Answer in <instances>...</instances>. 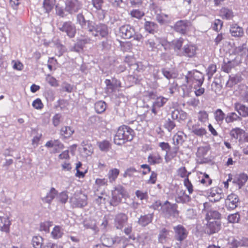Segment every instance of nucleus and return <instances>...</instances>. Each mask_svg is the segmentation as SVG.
<instances>
[{
    "label": "nucleus",
    "instance_id": "f257e3e1",
    "mask_svg": "<svg viewBox=\"0 0 248 248\" xmlns=\"http://www.w3.org/2000/svg\"><path fill=\"white\" fill-rule=\"evenodd\" d=\"M134 134V131L131 128L125 125H122L118 128L114 137V142L119 145L124 144L132 140Z\"/></svg>",
    "mask_w": 248,
    "mask_h": 248
},
{
    "label": "nucleus",
    "instance_id": "f03ea898",
    "mask_svg": "<svg viewBox=\"0 0 248 248\" xmlns=\"http://www.w3.org/2000/svg\"><path fill=\"white\" fill-rule=\"evenodd\" d=\"M89 35L99 39L107 38L108 34V26L104 24H96L93 22L90 24V27L87 31Z\"/></svg>",
    "mask_w": 248,
    "mask_h": 248
},
{
    "label": "nucleus",
    "instance_id": "7ed1b4c3",
    "mask_svg": "<svg viewBox=\"0 0 248 248\" xmlns=\"http://www.w3.org/2000/svg\"><path fill=\"white\" fill-rule=\"evenodd\" d=\"M126 191L124 187L121 185L117 186L112 190V198L110 204L114 206L118 205L122 201V199L125 196Z\"/></svg>",
    "mask_w": 248,
    "mask_h": 248
},
{
    "label": "nucleus",
    "instance_id": "20e7f679",
    "mask_svg": "<svg viewBox=\"0 0 248 248\" xmlns=\"http://www.w3.org/2000/svg\"><path fill=\"white\" fill-rule=\"evenodd\" d=\"M173 230L175 232L174 239L179 242L177 243V245L178 246V248H180L181 242L185 240L187 236L188 231L181 225L174 227Z\"/></svg>",
    "mask_w": 248,
    "mask_h": 248
},
{
    "label": "nucleus",
    "instance_id": "39448f33",
    "mask_svg": "<svg viewBox=\"0 0 248 248\" xmlns=\"http://www.w3.org/2000/svg\"><path fill=\"white\" fill-rule=\"evenodd\" d=\"M87 200L85 195L77 193L70 198V202L74 207H83L87 204Z\"/></svg>",
    "mask_w": 248,
    "mask_h": 248
},
{
    "label": "nucleus",
    "instance_id": "423d86ee",
    "mask_svg": "<svg viewBox=\"0 0 248 248\" xmlns=\"http://www.w3.org/2000/svg\"><path fill=\"white\" fill-rule=\"evenodd\" d=\"M176 204H171L168 201H166L161 206L162 212L167 217H176L178 214Z\"/></svg>",
    "mask_w": 248,
    "mask_h": 248
},
{
    "label": "nucleus",
    "instance_id": "0eeeda50",
    "mask_svg": "<svg viewBox=\"0 0 248 248\" xmlns=\"http://www.w3.org/2000/svg\"><path fill=\"white\" fill-rule=\"evenodd\" d=\"M81 7L82 4L78 0H66L65 11L70 14L77 13Z\"/></svg>",
    "mask_w": 248,
    "mask_h": 248
},
{
    "label": "nucleus",
    "instance_id": "6e6552de",
    "mask_svg": "<svg viewBox=\"0 0 248 248\" xmlns=\"http://www.w3.org/2000/svg\"><path fill=\"white\" fill-rule=\"evenodd\" d=\"M160 44V38L155 36L149 38L145 43L146 47L148 51L155 52L157 51Z\"/></svg>",
    "mask_w": 248,
    "mask_h": 248
},
{
    "label": "nucleus",
    "instance_id": "1a4fd4ad",
    "mask_svg": "<svg viewBox=\"0 0 248 248\" xmlns=\"http://www.w3.org/2000/svg\"><path fill=\"white\" fill-rule=\"evenodd\" d=\"M191 121H189L187 124L189 130L191 131V133L200 137H202L206 134V129L200 126L199 123H197L193 125H191Z\"/></svg>",
    "mask_w": 248,
    "mask_h": 248
},
{
    "label": "nucleus",
    "instance_id": "9d476101",
    "mask_svg": "<svg viewBox=\"0 0 248 248\" xmlns=\"http://www.w3.org/2000/svg\"><path fill=\"white\" fill-rule=\"evenodd\" d=\"M128 217L124 213L117 214L114 218V225L117 229L121 230L127 222Z\"/></svg>",
    "mask_w": 248,
    "mask_h": 248
},
{
    "label": "nucleus",
    "instance_id": "9b49d317",
    "mask_svg": "<svg viewBox=\"0 0 248 248\" xmlns=\"http://www.w3.org/2000/svg\"><path fill=\"white\" fill-rule=\"evenodd\" d=\"M59 30L66 33L67 35L71 38L73 37L76 32L75 26L70 21L65 22L61 27H59Z\"/></svg>",
    "mask_w": 248,
    "mask_h": 248
},
{
    "label": "nucleus",
    "instance_id": "f8f14e48",
    "mask_svg": "<svg viewBox=\"0 0 248 248\" xmlns=\"http://www.w3.org/2000/svg\"><path fill=\"white\" fill-rule=\"evenodd\" d=\"M121 36L124 39H130L135 34L134 28L129 25H124L119 29Z\"/></svg>",
    "mask_w": 248,
    "mask_h": 248
},
{
    "label": "nucleus",
    "instance_id": "ddd939ff",
    "mask_svg": "<svg viewBox=\"0 0 248 248\" xmlns=\"http://www.w3.org/2000/svg\"><path fill=\"white\" fill-rule=\"evenodd\" d=\"M238 202L237 195L234 194H230L225 200L226 207L229 210H233L237 207Z\"/></svg>",
    "mask_w": 248,
    "mask_h": 248
},
{
    "label": "nucleus",
    "instance_id": "4468645a",
    "mask_svg": "<svg viewBox=\"0 0 248 248\" xmlns=\"http://www.w3.org/2000/svg\"><path fill=\"white\" fill-rule=\"evenodd\" d=\"M123 240V237L113 238L107 235H103L101 237L102 245L108 248L111 247L115 243H120Z\"/></svg>",
    "mask_w": 248,
    "mask_h": 248
},
{
    "label": "nucleus",
    "instance_id": "2eb2a0df",
    "mask_svg": "<svg viewBox=\"0 0 248 248\" xmlns=\"http://www.w3.org/2000/svg\"><path fill=\"white\" fill-rule=\"evenodd\" d=\"M190 25V22L187 20H180L174 25V30L182 34H184L186 32Z\"/></svg>",
    "mask_w": 248,
    "mask_h": 248
},
{
    "label": "nucleus",
    "instance_id": "dca6fc26",
    "mask_svg": "<svg viewBox=\"0 0 248 248\" xmlns=\"http://www.w3.org/2000/svg\"><path fill=\"white\" fill-rule=\"evenodd\" d=\"M220 223L218 220L208 221L207 225L206 232L209 234L217 232L220 229Z\"/></svg>",
    "mask_w": 248,
    "mask_h": 248
},
{
    "label": "nucleus",
    "instance_id": "f3484780",
    "mask_svg": "<svg viewBox=\"0 0 248 248\" xmlns=\"http://www.w3.org/2000/svg\"><path fill=\"white\" fill-rule=\"evenodd\" d=\"M197 47L192 44H186L182 48V54L188 57H193L196 54Z\"/></svg>",
    "mask_w": 248,
    "mask_h": 248
},
{
    "label": "nucleus",
    "instance_id": "a211bd4d",
    "mask_svg": "<svg viewBox=\"0 0 248 248\" xmlns=\"http://www.w3.org/2000/svg\"><path fill=\"white\" fill-rule=\"evenodd\" d=\"M77 20L78 23L80 25L83 30L86 31L88 30L90 27V24H92L93 21L90 20H86L82 14H78L77 16Z\"/></svg>",
    "mask_w": 248,
    "mask_h": 248
},
{
    "label": "nucleus",
    "instance_id": "6ab92c4d",
    "mask_svg": "<svg viewBox=\"0 0 248 248\" xmlns=\"http://www.w3.org/2000/svg\"><path fill=\"white\" fill-rule=\"evenodd\" d=\"M230 32L231 35L235 37H242L244 33L243 28L236 24L231 26Z\"/></svg>",
    "mask_w": 248,
    "mask_h": 248
},
{
    "label": "nucleus",
    "instance_id": "aec40b11",
    "mask_svg": "<svg viewBox=\"0 0 248 248\" xmlns=\"http://www.w3.org/2000/svg\"><path fill=\"white\" fill-rule=\"evenodd\" d=\"M234 109L241 116L243 117H248V107L239 103L234 104Z\"/></svg>",
    "mask_w": 248,
    "mask_h": 248
},
{
    "label": "nucleus",
    "instance_id": "412c9836",
    "mask_svg": "<svg viewBox=\"0 0 248 248\" xmlns=\"http://www.w3.org/2000/svg\"><path fill=\"white\" fill-rule=\"evenodd\" d=\"M153 217V213L148 214L144 216H141L139 218L138 222L140 226L142 227H145L152 222Z\"/></svg>",
    "mask_w": 248,
    "mask_h": 248
},
{
    "label": "nucleus",
    "instance_id": "4be33fe9",
    "mask_svg": "<svg viewBox=\"0 0 248 248\" xmlns=\"http://www.w3.org/2000/svg\"><path fill=\"white\" fill-rule=\"evenodd\" d=\"M239 62L236 60V58L232 61H228L227 62L224 61V64L222 66V70L226 73H229L231 69L237 65Z\"/></svg>",
    "mask_w": 248,
    "mask_h": 248
},
{
    "label": "nucleus",
    "instance_id": "5701e85b",
    "mask_svg": "<svg viewBox=\"0 0 248 248\" xmlns=\"http://www.w3.org/2000/svg\"><path fill=\"white\" fill-rule=\"evenodd\" d=\"M179 150V146L174 145L170 152L166 153L165 155V161L168 163L170 162L172 158L176 156Z\"/></svg>",
    "mask_w": 248,
    "mask_h": 248
},
{
    "label": "nucleus",
    "instance_id": "b1692460",
    "mask_svg": "<svg viewBox=\"0 0 248 248\" xmlns=\"http://www.w3.org/2000/svg\"><path fill=\"white\" fill-rule=\"evenodd\" d=\"M57 194L58 191L54 187H52L46 196L42 198V201L43 202L50 204Z\"/></svg>",
    "mask_w": 248,
    "mask_h": 248
},
{
    "label": "nucleus",
    "instance_id": "393cba45",
    "mask_svg": "<svg viewBox=\"0 0 248 248\" xmlns=\"http://www.w3.org/2000/svg\"><path fill=\"white\" fill-rule=\"evenodd\" d=\"M220 16L222 17L223 19L227 20H230L233 17V12L231 9L223 7L220 10Z\"/></svg>",
    "mask_w": 248,
    "mask_h": 248
},
{
    "label": "nucleus",
    "instance_id": "a878e982",
    "mask_svg": "<svg viewBox=\"0 0 248 248\" xmlns=\"http://www.w3.org/2000/svg\"><path fill=\"white\" fill-rule=\"evenodd\" d=\"M10 221L8 218L0 217V229L7 233L9 232Z\"/></svg>",
    "mask_w": 248,
    "mask_h": 248
},
{
    "label": "nucleus",
    "instance_id": "bb28decb",
    "mask_svg": "<svg viewBox=\"0 0 248 248\" xmlns=\"http://www.w3.org/2000/svg\"><path fill=\"white\" fill-rule=\"evenodd\" d=\"M170 232L169 230L166 229V228L162 229L158 234V240L159 242L163 244L164 243L167 239L169 238L170 236Z\"/></svg>",
    "mask_w": 248,
    "mask_h": 248
},
{
    "label": "nucleus",
    "instance_id": "cd10ccee",
    "mask_svg": "<svg viewBox=\"0 0 248 248\" xmlns=\"http://www.w3.org/2000/svg\"><path fill=\"white\" fill-rule=\"evenodd\" d=\"M162 160V157L157 153L150 155L148 157V161L151 164H159Z\"/></svg>",
    "mask_w": 248,
    "mask_h": 248
},
{
    "label": "nucleus",
    "instance_id": "c85d7f7f",
    "mask_svg": "<svg viewBox=\"0 0 248 248\" xmlns=\"http://www.w3.org/2000/svg\"><path fill=\"white\" fill-rule=\"evenodd\" d=\"M74 132V130L72 127L66 126L61 128L60 133L64 138H69L73 135Z\"/></svg>",
    "mask_w": 248,
    "mask_h": 248
},
{
    "label": "nucleus",
    "instance_id": "c756f323",
    "mask_svg": "<svg viewBox=\"0 0 248 248\" xmlns=\"http://www.w3.org/2000/svg\"><path fill=\"white\" fill-rule=\"evenodd\" d=\"M242 80L241 76L239 75H236L233 77H230L229 79L226 83L228 87H232L233 85L240 82Z\"/></svg>",
    "mask_w": 248,
    "mask_h": 248
},
{
    "label": "nucleus",
    "instance_id": "7c9ffc66",
    "mask_svg": "<svg viewBox=\"0 0 248 248\" xmlns=\"http://www.w3.org/2000/svg\"><path fill=\"white\" fill-rule=\"evenodd\" d=\"M31 243L34 248H42L44 239L41 236H34L32 238Z\"/></svg>",
    "mask_w": 248,
    "mask_h": 248
},
{
    "label": "nucleus",
    "instance_id": "2f4dec72",
    "mask_svg": "<svg viewBox=\"0 0 248 248\" xmlns=\"http://www.w3.org/2000/svg\"><path fill=\"white\" fill-rule=\"evenodd\" d=\"M158 26L154 22L146 21L144 24L145 30L151 33H154L157 29Z\"/></svg>",
    "mask_w": 248,
    "mask_h": 248
},
{
    "label": "nucleus",
    "instance_id": "473e14b6",
    "mask_svg": "<svg viewBox=\"0 0 248 248\" xmlns=\"http://www.w3.org/2000/svg\"><path fill=\"white\" fill-rule=\"evenodd\" d=\"M241 120V117L235 112L229 113L225 119V122L228 124Z\"/></svg>",
    "mask_w": 248,
    "mask_h": 248
},
{
    "label": "nucleus",
    "instance_id": "72a5a7b5",
    "mask_svg": "<svg viewBox=\"0 0 248 248\" xmlns=\"http://www.w3.org/2000/svg\"><path fill=\"white\" fill-rule=\"evenodd\" d=\"M55 4V0H44L43 6L45 12L49 13Z\"/></svg>",
    "mask_w": 248,
    "mask_h": 248
},
{
    "label": "nucleus",
    "instance_id": "f704fd0d",
    "mask_svg": "<svg viewBox=\"0 0 248 248\" xmlns=\"http://www.w3.org/2000/svg\"><path fill=\"white\" fill-rule=\"evenodd\" d=\"M139 242L142 245L145 246L148 244L151 240V237L148 233L144 232L141 233L138 238Z\"/></svg>",
    "mask_w": 248,
    "mask_h": 248
},
{
    "label": "nucleus",
    "instance_id": "c9c22d12",
    "mask_svg": "<svg viewBox=\"0 0 248 248\" xmlns=\"http://www.w3.org/2000/svg\"><path fill=\"white\" fill-rule=\"evenodd\" d=\"M51 235L54 239L61 238L63 234V230L59 226H56L52 231Z\"/></svg>",
    "mask_w": 248,
    "mask_h": 248
},
{
    "label": "nucleus",
    "instance_id": "e433bc0d",
    "mask_svg": "<svg viewBox=\"0 0 248 248\" xmlns=\"http://www.w3.org/2000/svg\"><path fill=\"white\" fill-rule=\"evenodd\" d=\"M225 116V114L220 109H217L215 112V119L219 124L223 123V120L226 117Z\"/></svg>",
    "mask_w": 248,
    "mask_h": 248
},
{
    "label": "nucleus",
    "instance_id": "4c0bfd02",
    "mask_svg": "<svg viewBox=\"0 0 248 248\" xmlns=\"http://www.w3.org/2000/svg\"><path fill=\"white\" fill-rule=\"evenodd\" d=\"M119 170L116 168L109 170L108 174L109 182L112 183L115 181L119 175Z\"/></svg>",
    "mask_w": 248,
    "mask_h": 248
},
{
    "label": "nucleus",
    "instance_id": "58836bf2",
    "mask_svg": "<svg viewBox=\"0 0 248 248\" xmlns=\"http://www.w3.org/2000/svg\"><path fill=\"white\" fill-rule=\"evenodd\" d=\"M155 13L156 14V19L159 23L163 24L168 22V20L164 18L162 14H161L160 8L158 7H155Z\"/></svg>",
    "mask_w": 248,
    "mask_h": 248
},
{
    "label": "nucleus",
    "instance_id": "ea45409f",
    "mask_svg": "<svg viewBox=\"0 0 248 248\" xmlns=\"http://www.w3.org/2000/svg\"><path fill=\"white\" fill-rule=\"evenodd\" d=\"M94 108L97 113H101L106 110V104L105 102L100 101L94 104Z\"/></svg>",
    "mask_w": 248,
    "mask_h": 248
},
{
    "label": "nucleus",
    "instance_id": "a19ab883",
    "mask_svg": "<svg viewBox=\"0 0 248 248\" xmlns=\"http://www.w3.org/2000/svg\"><path fill=\"white\" fill-rule=\"evenodd\" d=\"M244 134V131L240 128L232 129L230 132V135L232 137L238 139Z\"/></svg>",
    "mask_w": 248,
    "mask_h": 248
},
{
    "label": "nucleus",
    "instance_id": "79ce46f5",
    "mask_svg": "<svg viewBox=\"0 0 248 248\" xmlns=\"http://www.w3.org/2000/svg\"><path fill=\"white\" fill-rule=\"evenodd\" d=\"M227 220L229 223H238L240 220V215L238 212L230 214L228 216Z\"/></svg>",
    "mask_w": 248,
    "mask_h": 248
},
{
    "label": "nucleus",
    "instance_id": "37998d69",
    "mask_svg": "<svg viewBox=\"0 0 248 248\" xmlns=\"http://www.w3.org/2000/svg\"><path fill=\"white\" fill-rule=\"evenodd\" d=\"M190 200V197L184 192H182L180 195L176 197V201L177 202L186 203L189 202Z\"/></svg>",
    "mask_w": 248,
    "mask_h": 248
},
{
    "label": "nucleus",
    "instance_id": "c03bdc74",
    "mask_svg": "<svg viewBox=\"0 0 248 248\" xmlns=\"http://www.w3.org/2000/svg\"><path fill=\"white\" fill-rule=\"evenodd\" d=\"M239 93L244 100L248 102V87L241 85L240 87Z\"/></svg>",
    "mask_w": 248,
    "mask_h": 248
},
{
    "label": "nucleus",
    "instance_id": "a18cd8bd",
    "mask_svg": "<svg viewBox=\"0 0 248 248\" xmlns=\"http://www.w3.org/2000/svg\"><path fill=\"white\" fill-rule=\"evenodd\" d=\"M193 76L194 79L198 82V85L201 86L204 81L203 74L199 71H195L193 72Z\"/></svg>",
    "mask_w": 248,
    "mask_h": 248
},
{
    "label": "nucleus",
    "instance_id": "49530a36",
    "mask_svg": "<svg viewBox=\"0 0 248 248\" xmlns=\"http://www.w3.org/2000/svg\"><path fill=\"white\" fill-rule=\"evenodd\" d=\"M168 101V98L163 96H159L156 98L155 101L154 102V106L159 108L164 106V105Z\"/></svg>",
    "mask_w": 248,
    "mask_h": 248
},
{
    "label": "nucleus",
    "instance_id": "de8ad7c7",
    "mask_svg": "<svg viewBox=\"0 0 248 248\" xmlns=\"http://www.w3.org/2000/svg\"><path fill=\"white\" fill-rule=\"evenodd\" d=\"M173 141L174 145L179 146V144H182L184 141L183 133H177L174 135L173 137Z\"/></svg>",
    "mask_w": 248,
    "mask_h": 248
},
{
    "label": "nucleus",
    "instance_id": "09e8293b",
    "mask_svg": "<svg viewBox=\"0 0 248 248\" xmlns=\"http://www.w3.org/2000/svg\"><path fill=\"white\" fill-rule=\"evenodd\" d=\"M68 199L67 191H63L57 195L56 199L62 203H65Z\"/></svg>",
    "mask_w": 248,
    "mask_h": 248
},
{
    "label": "nucleus",
    "instance_id": "8fccbe9b",
    "mask_svg": "<svg viewBox=\"0 0 248 248\" xmlns=\"http://www.w3.org/2000/svg\"><path fill=\"white\" fill-rule=\"evenodd\" d=\"M209 150L207 146H201L198 148L196 153L197 156L199 157H202L205 156Z\"/></svg>",
    "mask_w": 248,
    "mask_h": 248
},
{
    "label": "nucleus",
    "instance_id": "3c124183",
    "mask_svg": "<svg viewBox=\"0 0 248 248\" xmlns=\"http://www.w3.org/2000/svg\"><path fill=\"white\" fill-rule=\"evenodd\" d=\"M83 152L87 155H90L93 152V148L91 145L86 144L85 141L82 142Z\"/></svg>",
    "mask_w": 248,
    "mask_h": 248
},
{
    "label": "nucleus",
    "instance_id": "603ef678",
    "mask_svg": "<svg viewBox=\"0 0 248 248\" xmlns=\"http://www.w3.org/2000/svg\"><path fill=\"white\" fill-rule=\"evenodd\" d=\"M93 7L96 10L101 11L102 13L104 11L102 9V5L104 3V0H92Z\"/></svg>",
    "mask_w": 248,
    "mask_h": 248
},
{
    "label": "nucleus",
    "instance_id": "864d4df0",
    "mask_svg": "<svg viewBox=\"0 0 248 248\" xmlns=\"http://www.w3.org/2000/svg\"><path fill=\"white\" fill-rule=\"evenodd\" d=\"M220 217V213L217 211L211 210L207 214V218L211 220V218L219 219Z\"/></svg>",
    "mask_w": 248,
    "mask_h": 248
},
{
    "label": "nucleus",
    "instance_id": "5fc2aeb1",
    "mask_svg": "<svg viewBox=\"0 0 248 248\" xmlns=\"http://www.w3.org/2000/svg\"><path fill=\"white\" fill-rule=\"evenodd\" d=\"M217 71V66L215 64H211L207 69V75L208 80H210L215 73Z\"/></svg>",
    "mask_w": 248,
    "mask_h": 248
},
{
    "label": "nucleus",
    "instance_id": "6e6d98bb",
    "mask_svg": "<svg viewBox=\"0 0 248 248\" xmlns=\"http://www.w3.org/2000/svg\"><path fill=\"white\" fill-rule=\"evenodd\" d=\"M52 225V222L51 221H46L41 223L40 226V230L41 231H45L46 232H48L49 231V228Z\"/></svg>",
    "mask_w": 248,
    "mask_h": 248
},
{
    "label": "nucleus",
    "instance_id": "4d7b16f0",
    "mask_svg": "<svg viewBox=\"0 0 248 248\" xmlns=\"http://www.w3.org/2000/svg\"><path fill=\"white\" fill-rule=\"evenodd\" d=\"M99 149L104 152H107L110 148V144L108 141L104 140L99 143Z\"/></svg>",
    "mask_w": 248,
    "mask_h": 248
},
{
    "label": "nucleus",
    "instance_id": "13d9d810",
    "mask_svg": "<svg viewBox=\"0 0 248 248\" xmlns=\"http://www.w3.org/2000/svg\"><path fill=\"white\" fill-rule=\"evenodd\" d=\"M78 42L81 45L82 47L83 48L85 45L92 43V39L88 37L83 36L79 38L78 40Z\"/></svg>",
    "mask_w": 248,
    "mask_h": 248
},
{
    "label": "nucleus",
    "instance_id": "bf43d9fd",
    "mask_svg": "<svg viewBox=\"0 0 248 248\" xmlns=\"http://www.w3.org/2000/svg\"><path fill=\"white\" fill-rule=\"evenodd\" d=\"M164 126L170 132L175 127V124L173 121H171L170 119H168L166 121Z\"/></svg>",
    "mask_w": 248,
    "mask_h": 248
},
{
    "label": "nucleus",
    "instance_id": "052dcab7",
    "mask_svg": "<svg viewBox=\"0 0 248 248\" xmlns=\"http://www.w3.org/2000/svg\"><path fill=\"white\" fill-rule=\"evenodd\" d=\"M137 172V170L134 168H128L124 173L123 176L124 178H126L127 177H133L134 176L135 173Z\"/></svg>",
    "mask_w": 248,
    "mask_h": 248
},
{
    "label": "nucleus",
    "instance_id": "680f3d73",
    "mask_svg": "<svg viewBox=\"0 0 248 248\" xmlns=\"http://www.w3.org/2000/svg\"><path fill=\"white\" fill-rule=\"evenodd\" d=\"M183 39L180 38L178 39L175 40L172 42L173 45L174 46V48L175 50H180L181 47L182 46L183 43Z\"/></svg>",
    "mask_w": 248,
    "mask_h": 248
},
{
    "label": "nucleus",
    "instance_id": "e2e57ef3",
    "mask_svg": "<svg viewBox=\"0 0 248 248\" xmlns=\"http://www.w3.org/2000/svg\"><path fill=\"white\" fill-rule=\"evenodd\" d=\"M46 81L52 86H57L58 84L56 79L53 77L48 75L46 78Z\"/></svg>",
    "mask_w": 248,
    "mask_h": 248
},
{
    "label": "nucleus",
    "instance_id": "0e129e2a",
    "mask_svg": "<svg viewBox=\"0 0 248 248\" xmlns=\"http://www.w3.org/2000/svg\"><path fill=\"white\" fill-rule=\"evenodd\" d=\"M223 25V22L219 19H216L214 23L213 29L216 31H218L220 30Z\"/></svg>",
    "mask_w": 248,
    "mask_h": 248
},
{
    "label": "nucleus",
    "instance_id": "69168bd1",
    "mask_svg": "<svg viewBox=\"0 0 248 248\" xmlns=\"http://www.w3.org/2000/svg\"><path fill=\"white\" fill-rule=\"evenodd\" d=\"M144 15V13L139 10H133L131 12V16L137 18H140Z\"/></svg>",
    "mask_w": 248,
    "mask_h": 248
},
{
    "label": "nucleus",
    "instance_id": "338daca9",
    "mask_svg": "<svg viewBox=\"0 0 248 248\" xmlns=\"http://www.w3.org/2000/svg\"><path fill=\"white\" fill-rule=\"evenodd\" d=\"M32 106L36 109H40L43 107V104L42 103L41 100L37 98L34 100L32 104Z\"/></svg>",
    "mask_w": 248,
    "mask_h": 248
},
{
    "label": "nucleus",
    "instance_id": "774afa93",
    "mask_svg": "<svg viewBox=\"0 0 248 248\" xmlns=\"http://www.w3.org/2000/svg\"><path fill=\"white\" fill-rule=\"evenodd\" d=\"M83 49L81 45L78 42L70 48L71 51L79 52Z\"/></svg>",
    "mask_w": 248,
    "mask_h": 248
}]
</instances>
